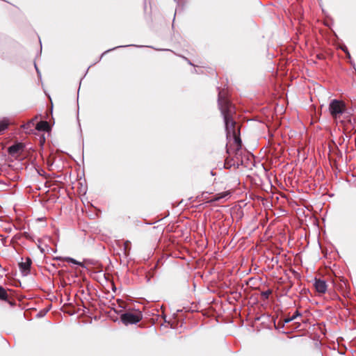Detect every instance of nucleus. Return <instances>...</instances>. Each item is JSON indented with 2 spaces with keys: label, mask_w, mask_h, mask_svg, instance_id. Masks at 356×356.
Segmentation results:
<instances>
[{
  "label": "nucleus",
  "mask_w": 356,
  "mask_h": 356,
  "mask_svg": "<svg viewBox=\"0 0 356 356\" xmlns=\"http://www.w3.org/2000/svg\"><path fill=\"white\" fill-rule=\"evenodd\" d=\"M218 106L223 115L227 138H233V143L227 145V153L232 156L238 166L243 164L241 159L242 141L241 139L240 125H237L234 115L236 113L234 106L225 97V92L222 90L218 94Z\"/></svg>",
  "instance_id": "1"
},
{
  "label": "nucleus",
  "mask_w": 356,
  "mask_h": 356,
  "mask_svg": "<svg viewBox=\"0 0 356 356\" xmlns=\"http://www.w3.org/2000/svg\"><path fill=\"white\" fill-rule=\"evenodd\" d=\"M143 319V314L139 310L127 311L122 314L120 320L125 325L136 324Z\"/></svg>",
  "instance_id": "2"
},
{
  "label": "nucleus",
  "mask_w": 356,
  "mask_h": 356,
  "mask_svg": "<svg viewBox=\"0 0 356 356\" xmlns=\"http://www.w3.org/2000/svg\"><path fill=\"white\" fill-rule=\"evenodd\" d=\"M346 106L343 101L332 99L329 105V111L332 117L334 120L340 118L341 115L345 113Z\"/></svg>",
  "instance_id": "3"
},
{
  "label": "nucleus",
  "mask_w": 356,
  "mask_h": 356,
  "mask_svg": "<svg viewBox=\"0 0 356 356\" xmlns=\"http://www.w3.org/2000/svg\"><path fill=\"white\" fill-rule=\"evenodd\" d=\"M22 259L24 260L23 258ZM31 264L32 261L30 257H26L24 261L19 263V269L24 275H26L30 272Z\"/></svg>",
  "instance_id": "4"
},
{
  "label": "nucleus",
  "mask_w": 356,
  "mask_h": 356,
  "mask_svg": "<svg viewBox=\"0 0 356 356\" xmlns=\"http://www.w3.org/2000/svg\"><path fill=\"white\" fill-rule=\"evenodd\" d=\"M247 291H243V294L239 291H229L227 295L228 300L230 303H233V300L238 301L243 296H248Z\"/></svg>",
  "instance_id": "5"
},
{
  "label": "nucleus",
  "mask_w": 356,
  "mask_h": 356,
  "mask_svg": "<svg viewBox=\"0 0 356 356\" xmlns=\"http://www.w3.org/2000/svg\"><path fill=\"white\" fill-rule=\"evenodd\" d=\"M317 295L320 297H324L325 298H338L339 296L335 293V291H315Z\"/></svg>",
  "instance_id": "6"
},
{
  "label": "nucleus",
  "mask_w": 356,
  "mask_h": 356,
  "mask_svg": "<svg viewBox=\"0 0 356 356\" xmlns=\"http://www.w3.org/2000/svg\"><path fill=\"white\" fill-rule=\"evenodd\" d=\"M24 149V145L22 143H17L15 145H13L8 148V153L12 155L15 156L16 154H18L20 153Z\"/></svg>",
  "instance_id": "7"
},
{
  "label": "nucleus",
  "mask_w": 356,
  "mask_h": 356,
  "mask_svg": "<svg viewBox=\"0 0 356 356\" xmlns=\"http://www.w3.org/2000/svg\"><path fill=\"white\" fill-rule=\"evenodd\" d=\"M314 286L315 289H326L327 288L325 281L321 279L314 280Z\"/></svg>",
  "instance_id": "8"
},
{
  "label": "nucleus",
  "mask_w": 356,
  "mask_h": 356,
  "mask_svg": "<svg viewBox=\"0 0 356 356\" xmlns=\"http://www.w3.org/2000/svg\"><path fill=\"white\" fill-rule=\"evenodd\" d=\"M0 299L8 301L10 305H16V302H15V300L8 297L7 291H0Z\"/></svg>",
  "instance_id": "9"
},
{
  "label": "nucleus",
  "mask_w": 356,
  "mask_h": 356,
  "mask_svg": "<svg viewBox=\"0 0 356 356\" xmlns=\"http://www.w3.org/2000/svg\"><path fill=\"white\" fill-rule=\"evenodd\" d=\"M36 129L38 131H48L50 127L47 121H40L37 124Z\"/></svg>",
  "instance_id": "10"
},
{
  "label": "nucleus",
  "mask_w": 356,
  "mask_h": 356,
  "mask_svg": "<svg viewBox=\"0 0 356 356\" xmlns=\"http://www.w3.org/2000/svg\"><path fill=\"white\" fill-rule=\"evenodd\" d=\"M236 165V162L234 158H232V156L228 155L225 161V168H230L232 166Z\"/></svg>",
  "instance_id": "11"
},
{
  "label": "nucleus",
  "mask_w": 356,
  "mask_h": 356,
  "mask_svg": "<svg viewBox=\"0 0 356 356\" xmlns=\"http://www.w3.org/2000/svg\"><path fill=\"white\" fill-rule=\"evenodd\" d=\"M90 291H76V293H75V296L79 297L81 298L82 297L84 299H87L88 297H90L91 296Z\"/></svg>",
  "instance_id": "12"
},
{
  "label": "nucleus",
  "mask_w": 356,
  "mask_h": 356,
  "mask_svg": "<svg viewBox=\"0 0 356 356\" xmlns=\"http://www.w3.org/2000/svg\"><path fill=\"white\" fill-rule=\"evenodd\" d=\"M131 250V242L129 241H125L123 243V251L124 256H128Z\"/></svg>",
  "instance_id": "13"
},
{
  "label": "nucleus",
  "mask_w": 356,
  "mask_h": 356,
  "mask_svg": "<svg viewBox=\"0 0 356 356\" xmlns=\"http://www.w3.org/2000/svg\"><path fill=\"white\" fill-rule=\"evenodd\" d=\"M228 195H229V193L228 191H225V192H222V193H218L216 195V196L214 197V198L212 200V201H218L223 197H225L226 196H227Z\"/></svg>",
  "instance_id": "14"
},
{
  "label": "nucleus",
  "mask_w": 356,
  "mask_h": 356,
  "mask_svg": "<svg viewBox=\"0 0 356 356\" xmlns=\"http://www.w3.org/2000/svg\"><path fill=\"white\" fill-rule=\"evenodd\" d=\"M8 127V122L6 120H3L0 121V134L6 129Z\"/></svg>",
  "instance_id": "15"
},
{
  "label": "nucleus",
  "mask_w": 356,
  "mask_h": 356,
  "mask_svg": "<svg viewBox=\"0 0 356 356\" xmlns=\"http://www.w3.org/2000/svg\"><path fill=\"white\" fill-rule=\"evenodd\" d=\"M272 291H262L261 293V296L264 300H266L268 298L269 296L271 294Z\"/></svg>",
  "instance_id": "16"
},
{
  "label": "nucleus",
  "mask_w": 356,
  "mask_h": 356,
  "mask_svg": "<svg viewBox=\"0 0 356 356\" xmlns=\"http://www.w3.org/2000/svg\"><path fill=\"white\" fill-rule=\"evenodd\" d=\"M63 260L68 261V262L73 263L74 264H77V265H80V266L82 265L81 262L77 261L75 259H74L72 258H70V257H65V258L63 259Z\"/></svg>",
  "instance_id": "17"
},
{
  "label": "nucleus",
  "mask_w": 356,
  "mask_h": 356,
  "mask_svg": "<svg viewBox=\"0 0 356 356\" xmlns=\"http://www.w3.org/2000/svg\"><path fill=\"white\" fill-rule=\"evenodd\" d=\"M295 318H296V316H292L290 318H285L284 323H289L290 321L294 320Z\"/></svg>",
  "instance_id": "18"
},
{
  "label": "nucleus",
  "mask_w": 356,
  "mask_h": 356,
  "mask_svg": "<svg viewBox=\"0 0 356 356\" xmlns=\"http://www.w3.org/2000/svg\"><path fill=\"white\" fill-rule=\"evenodd\" d=\"M344 291L343 296H348V293H350V291Z\"/></svg>",
  "instance_id": "19"
},
{
  "label": "nucleus",
  "mask_w": 356,
  "mask_h": 356,
  "mask_svg": "<svg viewBox=\"0 0 356 356\" xmlns=\"http://www.w3.org/2000/svg\"><path fill=\"white\" fill-rule=\"evenodd\" d=\"M293 316H296V318L298 316H300V314L298 312V311H296Z\"/></svg>",
  "instance_id": "20"
},
{
  "label": "nucleus",
  "mask_w": 356,
  "mask_h": 356,
  "mask_svg": "<svg viewBox=\"0 0 356 356\" xmlns=\"http://www.w3.org/2000/svg\"><path fill=\"white\" fill-rule=\"evenodd\" d=\"M14 286H15V287H18V286H19V287H22V284H21V283H20V282H19V285H18V284H15V285H14Z\"/></svg>",
  "instance_id": "21"
},
{
  "label": "nucleus",
  "mask_w": 356,
  "mask_h": 356,
  "mask_svg": "<svg viewBox=\"0 0 356 356\" xmlns=\"http://www.w3.org/2000/svg\"><path fill=\"white\" fill-rule=\"evenodd\" d=\"M343 51L346 53L347 56L350 57V54H349V52L347 51V49H343Z\"/></svg>",
  "instance_id": "22"
},
{
  "label": "nucleus",
  "mask_w": 356,
  "mask_h": 356,
  "mask_svg": "<svg viewBox=\"0 0 356 356\" xmlns=\"http://www.w3.org/2000/svg\"><path fill=\"white\" fill-rule=\"evenodd\" d=\"M251 289H254V290L259 289V287H252Z\"/></svg>",
  "instance_id": "23"
},
{
  "label": "nucleus",
  "mask_w": 356,
  "mask_h": 356,
  "mask_svg": "<svg viewBox=\"0 0 356 356\" xmlns=\"http://www.w3.org/2000/svg\"><path fill=\"white\" fill-rule=\"evenodd\" d=\"M95 296H98V297H100V295H97V293H95Z\"/></svg>",
  "instance_id": "24"
},
{
  "label": "nucleus",
  "mask_w": 356,
  "mask_h": 356,
  "mask_svg": "<svg viewBox=\"0 0 356 356\" xmlns=\"http://www.w3.org/2000/svg\"><path fill=\"white\" fill-rule=\"evenodd\" d=\"M0 289H4L2 286H0Z\"/></svg>",
  "instance_id": "25"
}]
</instances>
